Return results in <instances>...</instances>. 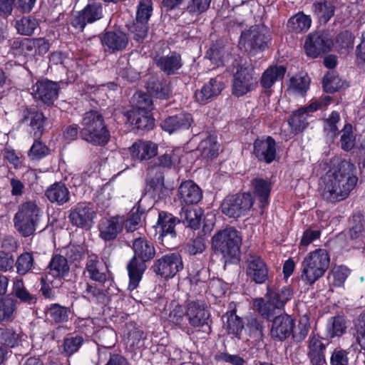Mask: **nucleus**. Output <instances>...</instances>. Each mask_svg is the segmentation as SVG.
<instances>
[{"label":"nucleus","mask_w":365,"mask_h":365,"mask_svg":"<svg viewBox=\"0 0 365 365\" xmlns=\"http://www.w3.org/2000/svg\"><path fill=\"white\" fill-rule=\"evenodd\" d=\"M251 185L255 197L259 201V207H265L269 202L272 189L271 182L268 179L255 178L252 180Z\"/></svg>","instance_id":"obj_33"},{"label":"nucleus","mask_w":365,"mask_h":365,"mask_svg":"<svg viewBox=\"0 0 365 365\" xmlns=\"http://www.w3.org/2000/svg\"><path fill=\"white\" fill-rule=\"evenodd\" d=\"M256 158L266 163H271L276 157V143L271 137L257 138L254 142V151Z\"/></svg>","instance_id":"obj_19"},{"label":"nucleus","mask_w":365,"mask_h":365,"mask_svg":"<svg viewBox=\"0 0 365 365\" xmlns=\"http://www.w3.org/2000/svg\"><path fill=\"white\" fill-rule=\"evenodd\" d=\"M42 112L34 108H26L24 111L23 123H27L34 132V137L39 138L44 132V125L46 120Z\"/></svg>","instance_id":"obj_24"},{"label":"nucleus","mask_w":365,"mask_h":365,"mask_svg":"<svg viewBox=\"0 0 365 365\" xmlns=\"http://www.w3.org/2000/svg\"><path fill=\"white\" fill-rule=\"evenodd\" d=\"M253 307L263 317L269 320L276 314V311L279 309L275 306L267 294L265 298H257L253 301Z\"/></svg>","instance_id":"obj_41"},{"label":"nucleus","mask_w":365,"mask_h":365,"mask_svg":"<svg viewBox=\"0 0 365 365\" xmlns=\"http://www.w3.org/2000/svg\"><path fill=\"white\" fill-rule=\"evenodd\" d=\"M346 326L344 319L341 316L331 317L327 325V337L334 338L341 336Z\"/></svg>","instance_id":"obj_50"},{"label":"nucleus","mask_w":365,"mask_h":365,"mask_svg":"<svg viewBox=\"0 0 365 365\" xmlns=\"http://www.w3.org/2000/svg\"><path fill=\"white\" fill-rule=\"evenodd\" d=\"M37 26L38 21L35 19L25 16L17 20L15 24L18 33L24 36L32 35Z\"/></svg>","instance_id":"obj_56"},{"label":"nucleus","mask_w":365,"mask_h":365,"mask_svg":"<svg viewBox=\"0 0 365 365\" xmlns=\"http://www.w3.org/2000/svg\"><path fill=\"white\" fill-rule=\"evenodd\" d=\"M59 86L57 83L43 79L38 81L32 88V95L36 101L49 106L58 98Z\"/></svg>","instance_id":"obj_15"},{"label":"nucleus","mask_w":365,"mask_h":365,"mask_svg":"<svg viewBox=\"0 0 365 365\" xmlns=\"http://www.w3.org/2000/svg\"><path fill=\"white\" fill-rule=\"evenodd\" d=\"M83 342L84 339L81 336L76 335L74 336H68L63 341V344L62 345V353L66 356H70L75 352L78 351Z\"/></svg>","instance_id":"obj_55"},{"label":"nucleus","mask_w":365,"mask_h":365,"mask_svg":"<svg viewBox=\"0 0 365 365\" xmlns=\"http://www.w3.org/2000/svg\"><path fill=\"white\" fill-rule=\"evenodd\" d=\"M310 80L307 76H295L290 79L289 89L294 93L303 95L309 86Z\"/></svg>","instance_id":"obj_60"},{"label":"nucleus","mask_w":365,"mask_h":365,"mask_svg":"<svg viewBox=\"0 0 365 365\" xmlns=\"http://www.w3.org/2000/svg\"><path fill=\"white\" fill-rule=\"evenodd\" d=\"M309 112H311L309 106L300 108L288 119V123L294 134L302 132L307 127Z\"/></svg>","instance_id":"obj_42"},{"label":"nucleus","mask_w":365,"mask_h":365,"mask_svg":"<svg viewBox=\"0 0 365 365\" xmlns=\"http://www.w3.org/2000/svg\"><path fill=\"white\" fill-rule=\"evenodd\" d=\"M71 310L58 304H52L48 310L50 318L56 323H63L68 320Z\"/></svg>","instance_id":"obj_51"},{"label":"nucleus","mask_w":365,"mask_h":365,"mask_svg":"<svg viewBox=\"0 0 365 365\" xmlns=\"http://www.w3.org/2000/svg\"><path fill=\"white\" fill-rule=\"evenodd\" d=\"M212 0H187V5L182 12V16L190 22H194L200 15L209 8Z\"/></svg>","instance_id":"obj_32"},{"label":"nucleus","mask_w":365,"mask_h":365,"mask_svg":"<svg viewBox=\"0 0 365 365\" xmlns=\"http://www.w3.org/2000/svg\"><path fill=\"white\" fill-rule=\"evenodd\" d=\"M198 150L203 158L212 159L218 154V145L213 138L209 137L200 142Z\"/></svg>","instance_id":"obj_53"},{"label":"nucleus","mask_w":365,"mask_h":365,"mask_svg":"<svg viewBox=\"0 0 365 365\" xmlns=\"http://www.w3.org/2000/svg\"><path fill=\"white\" fill-rule=\"evenodd\" d=\"M339 120V114L336 111H333L329 117L324 121V132L331 139H334L339 133V130L336 125Z\"/></svg>","instance_id":"obj_58"},{"label":"nucleus","mask_w":365,"mask_h":365,"mask_svg":"<svg viewBox=\"0 0 365 365\" xmlns=\"http://www.w3.org/2000/svg\"><path fill=\"white\" fill-rule=\"evenodd\" d=\"M153 12V1L151 0H140L138 5L136 19L144 22L148 21Z\"/></svg>","instance_id":"obj_63"},{"label":"nucleus","mask_w":365,"mask_h":365,"mask_svg":"<svg viewBox=\"0 0 365 365\" xmlns=\"http://www.w3.org/2000/svg\"><path fill=\"white\" fill-rule=\"evenodd\" d=\"M202 215L201 208L185 205L182 207L179 220L191 229L197 230L200 227Z\"/></svg>","instance_id":"obj_35"},{"label":"nucleus","mask_w":365,"mask_h":365,"mask_svg":"<svg viewBox=\"0 0 365 365\" xmlns=\"http://www.w3.org/2000/svg\"><path fill=\"white\" fill-rule=\"evenodd\" d=\"M347 86L346 81L333 71L328 72L323 78V88L326 93H333Z\"/></svg>","instance_id":"obj_45"},{"label":"nucleus","mask_w":365,"mask_h":365,"mask_svg":"<svg viewBox=\"0 0 365 365\" xmlns=\"http://www.w3.org/2000/svg\"><path fill=\"white\" fill-rule=\"evenodd\" d=\"M267 294L275 304V306L282 309L284 304L292 299L293 292L289 287H283L275 291L268 289Z\"/></svg>","instance_id":"obj_46"},{"label":"nucleus","mask_w":365,"mask_h":365,"mask_svg":"<svg viewBox=\"0 0 365 365\" xmlns=\"http://www.w3.org/2000/svg\"><path fill=\"white\" fill-rule=\"evenodd\" d=\"M180 220L174 217L171 213L161 211L158 214L157 225L154 227L159 229L158 239L161 240L163 243L170 245V241L175 240L177 232L175 226L180 224Z\"/></svg>","instance_id":"obj_16"},{"label":"nucleus","mask_w":365,"mask_h":365,"mask_svg":"<svg viewBox=\"0 0 365 365\" xmlns=\"http://www.w3.org/2000/svg\"><path fill=\"white\" fill-rule=\"evenodd\" d=\"M45 195L51 203L62 205L70 200V192L61 182H55L45 191Z\"/></svg>","instance_id":"obj_34"},{"label":"nucleus","mask_w":365,"mask_h":365,"mask_svg":"<svg viewBox=\"0 0 365 365\" xmlns=\"http://www.w3.org/2000/svg\"><path fill=\"white\" fill-rule=\"evenodd\" d=\"M151 268L157 275L169 279L182 269L183 263L180 254L171 253L158 259Z\"/></svg>","instance_id":"obj_12"},{"label":"nucleus","mask_w":365,"mask_h":365,"mask_svg":"<svg viewBox=\"0 0 365 365\" xmlns=\"http://www.w3.org/2000/svg\"><path fill=\"white\" fill-rule=\"evenodd\" d=\"M12 297L20 302L29 306H34L37 302L36 294L31 293L25 287L22 279H16L14 282Z\"/></svg>","instance_id":"obj_40"},{"label":"nucleus","mask_w":365,"mask_h":365,"mask_svg":"<svg viewBox=\"0 0 365 365\" xmlns=\"http://www.w3.org/2000/svg\"><path fill=\"white\" fill-rule=\"evenodd\" d=\"M101 17V5L97 3L91 4L87 5L78 16L73 19L71 25L82 31L87 23H93Z\"/></svg>","instance_id":"obj_22"},{"label":"nucleus","mask_w":365,"mask_h":365,"mask_svg":"<svg viewBox=\"0 0 365 365\" xmlns=\"http://www.w3.org/2000/svg\"><path fill=\"white\" fill-rule=\"evenodd\" d=\"M69 212L68 217L72 225L84 230L92 227L96 215L93 208L84 202L77 204Z\"/></svg>","instance_id":"obj_14"},{"label":"nucleus","mask_w":365,"mask_h":365,"mask_svg":"<svg viewBox=\"0 0 365 365\" xmlns=\"http://www.w3.org/2000/svg\"><path fill=\"white\" fill-rule=\"evenodd\" d=\"M101 42L106 47V51L115 52L125 49L128 39L125 34L123 32L108 31L101 38Z\"/></svg>","instance_id":"obj_31"},{"label":"nucleus","mask_w":365,"mask_h":365,"mask_svg":"<svg viewBox=\"0 0 365 365\" xmlns=\"http://www.w3.org/2000/svg\"><path fill=\"white\" fill-rule=\"evenodd\" d=\"M246 272L248 277L257 284L264 283L268 278V269L260 257L249 254L246 259Z\"/></svg>","instance_id":"obj_18"},{"label":"nucleus","mask_w":365,"mask_h":365,"mask_svg":"<svg viewBox=\"0 0 365 365\" xmlns=\"http://www.w3.org/2000/svg\"><path fill=\"white\" fill-rule=\"evenodd\" d=\"M148 29V23L138 19H135L128 26V30L133 35V38L138 42L143 41L146 37Z\"/></svg>","instance_id":"obj_59"},{"label":"nucleus","mask_w":365,"mask_h":365,"mask_svg":"<svg viewBox=\"0 0 365 365\" xmlns=\"http://www.w3.org/2000/svg\"><path fill=\"white\" fill-rule=\"evenodd\" d=\"M34 265V257L31 253H22L16 260L17 272L19 274H25L31 269Z\"/></svg>","instance_id":"obj_62"},{"label":"nucleus","mask_w":365,"mask_h":365,"mask_svg":"<svg viewBox=\"0 0 365 365\" xmlns=\"http://www.w3.org/2000/svg\"><path fill=\"white\" fill-rule=\"evenodd\" d=\"M229 310L222 316L223 329L229 334L239 336L245 327V323L241 317L236 314V304L235 302L229 304Z\"/></svg>","instance_id":"obj_23"},{"label":"nucleus","mask_w":365,"mask_h":365,"mask_svg":"<svg viewBox=\"0 0 365 365\" xmlns=\"http://www.w3.org/2000/svg\"><path fill=\"white\" fill-rule=\"evenodd\" d=\"M147 89L151 95L160 99L168 98L170 94L169 86L153 77L147 82Z\"/></svg>","instance_id":"obj_49"},{"label":"nucleus","mask_w":365,"mask_h":365,"mask_svg":"<svg viewBox=\"0 0 365 365\" xmlns=\"http://www.w3.org/2000/svg\"><path fill=\"white\" fill-rule=\"evenodd\" d=\"M150 113V111L142 110H130L127 112V118L130 123L135 125L136 129L148 131L154 126V118Z\"/></svg>","instance_id":"obj_30"},{"label":"nucleus","mask_w":365,"mask_h":365,"mask_svg":"<svg viewBox=\"0 0 365 365\" xmlns=\"http://www.w3.org/2000/svg\"><path fill=\"white\" fill-rule=\"evenodd\" d=\"M192 122V118L190 114L182 113L165 119L161 123V127L169 133H173L176 131L188 129Z\"/></svg>","instance_id":"obj_29"},{"label":"nucleus","mask_w":365,"mask_h":365,"mask_svg":"<svg viewBox=\"0 0 365 365\" xmlns=\"http://www.w3.org/2000/svg\"><path fill=\"white\" fill-rule=\"evenodd\" d=\"M329 262V256L326 250L317 249L311 252L302 262V279L306 284H313L324 274Z\"/></svg>","instance_id":"obj_6"},{"label":"nucleus","mask_w":365,"mask_h":365,"mask_svg":"<svg viewBox=\"0 0 365 365\" xmlns=\"http://www.w3.org/2000/svg\"><path fill=\"white\" fill-rule=\"evenodd\" d=\"M154 168H148L145 190L154 198L162 199L168 195V190L164 183L163 171H155Z\"/></svg>","instance_id":"obj_17"},{"label":"nucleus","mask_w":365,"mask_h":365,"mask_svg":"<svg viewBox=\"0 0 365 365\" xmlns=\"http://www.w3.org/2000/svg\"><path fill=\"white\" fill-rule=\"evenodd\" d=\"M311 25L310 18L302 12L292 16L287 22L289 31L298 34L307 31Z\"/></svg>","instance_id":"obj_44"},{"label":"nucleus","mask_w":365,"mask_h":365,"mask_svg":"<svg viewBox=\"0 0 365 365\" xmlns=\"http://www.w3.org/2000/svg\"><path fill=\"white\" fill-rule=\"evenodd\" d=\"M354 165L346 160L331 161V165L323 178V199L335 203L347 198L358 180L354 174Z\"/></svg>","instance_id":"obj_1"},{"label":"nucleus","mask_w":365,"mask_h":365,"mask_svg":"<svg viewBox=\"0 0 365 365\" xmlns=\"http://www.w3.org/2000/svg\"><path fill=\"white\" fill-rule=\"evenodd\" d=\"M79 130L82 140L95 146H104L110 140V132L103 114L97 110L83 113Z\"/></svg>","instance_id":"obj_3"},{"label":"nucleus","mask_w":365,"mask_h":365,"mask_svg":"<svg viewBox=\"0 0 365 365\" xmlns=\"http://www.w3.org/2000/svg\"><path fill=\"white\" fill-rule=\"evenodd\" d=\"M125 224V216L116 215L101 221L99 224L100 237L105 241L115 240L122 232Z\"/></svg>","instance_id":"obj_20"},{"label":"nucleus","mask_w":365,"mask_h":365,"mask_svg":"<svg viewBox=\"0 0 365 365\" xmlns=\"http://www.w3.org/2000/svg\"><path fill=\"white\" fill-rule=\"evenodd\" d=\"M314 14L320 22L327 23L334 14L335 6L329 1H318L313 4Z\"/></svg>","instance_id":"obj_47"},{"label":"nucleus","mask_w":365,"mask_h":365,"mask_svg":"<svg viewBox=\"0 0 365 365\" xmlns=\"http://www.w3.org/2000/svg\"><path fill=\"white\" fill-rule=\"evenodd\" d=\"M253 202V197L248 192L229 195L221 203V211L229 217L238 218L247 214Z\"/></svg>","instance_id":"obj_7"},{"label":"nucleus","mask_w":365,"mask_h":365,"mask_svg":"<svg viewBox=\"0 0 365 365\" xmlns=\"http://www.w3.org/2000/svg\"><path fill=\"white\" fill-rule=\"evenodd\" d=\"M178 195L181 202L189 206L199 202L202 197L200 188L192 180L181 183L178 188Z\"/></svg>","instance_id":"obj_28"},{"label":"nucleus","mask_w":365,"mask_h":365,"mask_svg":"<svg viewBox=\"0 0 365 365\" xmlns=\"http://www.w3.org/2000/svg\"><path fill=\"white\" fill-rule=\"evenodd\" d=\"M186 317L189 324L195 327L204 328V331L210 333V313L205 304L201 301H190L187 304Z\"/></svg>","instance_id":"obj_11"},{"label":"nucleus","mask_w":365,"mask_h":365,"mask_svg":"<svg viewBox=\"0 0 365 365\" xmlns=\"http://www.w3.org/2000/svg\"><path fill=\"white\" fill-rule=\"evenodd\" d=\"M325 345L320 339L315 336L310 338L308 346L307 355L312 365L326 364V358L324 355Z\"/></svg>","instance_id":"obj_37"},{"label":"nucleus","mask_w":365,"mask_h":365,"mask_svg":"<svg viewBox=\"0 0 365 365\" xmlns=\"http://www.w3.org/2000/svg\"><path fill=\"white\" fill-rule=\"evenodd\" d=\"M223 88L224 84L221 81H219L217 78H211L201 89L195 91V96L197 101L205 104L217 96Z\"/></svg>","instance_id":"obj_26"},{"label":"nucleus","mask_w":365,"mask_h":365,"mask_svg":"<svg viewBox=\"0 0 365 365\" xmlns=\"http://www.w3.org/2000/svg\"><path fill=\"white\" fill-rule=\"evenodd\" d=\"M333 45V40L327 32L318 31L308 35L304 47L308 56L317 58L330 51Z\"/></svg>","instance_id":"obj_13"},{"label":"nucleus","mask_w":365,"mask_h":365,"mask_svg":"<svg viewBox=\"0 0 365 365\" xmlns=\"http://www.w3.org/2000/svg\"><path fill=\"white\" fill-rule=\"evenodd\" d=\"M49 271L46 275L55 278H63L69 273L70 267L66 257L56 255L51 258L48 267Z\"/></svg>","instance_id":"obj_38"},{"label":"nucleus","mask_w":365,"mask_h":365,"mask_svg":"<svg viewBox=\"0 0 365 365\" xmlns=\"http://www.w3.org/2000/svg\"><path fill=\"white\" fill-rule=\"evenodd\" d=\"M132 249L134 255L127 265L130 279L128 288L130 290L138 286L147 269L146 262L151 261L155 255L153 244L145 237L135 238L133 242Z\"/></svg>","instance_id":"obj_2"},{"label":"nucleus","mask_w":365,"mask_h":365,"mask_svg":"<svg viewBox=\"0 0 365 365\" xmlns=\"http://www.w3.org/2000/svg\"><path fill=\"white\" fill-rule=\"evenodd\" d=\"M19 335L12 327L0 328V344L2 346L13 348L18 345Z\"/></svg>","instance_id":"obj_54"},{"label":"nucleus","mask_w":365,"mask_h":365,"mask_svg":"<svg viewBox=\"0 0 365 365\" xmlns=\"http://www.w3.org/2000/svg\"><path fill=\"white\" fill-rule=\"evenodd\" d=\"M158 146L150 141H138L130 148L133 158L140 160H146L157 155Z\"/></svg>","instance_id":"obj_36"},{"label":"nucleus","mask_w":365,"mask_h":365,"mask_svg":"<svg viewBox=\"0 0 365 365\" xmlns=\"http://www.w3.org/2000/svg\"><path fill=\"white\" fill-rule=\"evenodd\" d=\"M294 320L288 314H280L274 317L270 330L272 338L284 341L291 334Z\"/></svg>","instance_id":"obj_21"},{"label":"nucleus","mask_w":365,"mask_h":365,"mask_svg":"<svg viewBox=\"0 0 365 365\" xmlns=\"http://www.w3.org/2000/svg\"><path fill=\"white\" fill-rule=\"evenodd\" d=\"M98 339L101 346L105 348H111L116 342V334L113 329L105 328L98 332Z\"/></svg>","instance_id":"obj_61"},{"label":"nucleus","mask_w":365,"mask_h":365,"mask_svg":"<svg viewBox=\"0 0 365 365\" xmlns=\"http://www.w3.org/2000/svg\"><path fill=\"white\" fill-rule=\"evenodd\" d=\"M356 338L361 349H365V312L355 321Z\"/></svg>","instance_id":"obj_64"},{"label":"nucleus","mask_w":365,"mask_h":365,"mask_svg":"<svg viewBox=\"0 0 365 365\" xmlns=\"http://www.w3.org/2000/svg\"><path fill=\"white\" fill-rule=\"evenodd\" d=\"M17 304L18 301L11 294L0 297V323L11 322L15 318Z\"/></svg>","instance_id":"obj_39"},{"label":"nucleus","mask_w":365,"mask_h":365,"mask_svg":"<svg viewBox=\"0 0 365 365\" xmlns=\"http://www.w3.org/2000/svg\"><path fill=\"white\" fill-rule=\"evenodd\" d=\"M257 78L254 76V68L250 63H240L237 67L232 81V94L240 97L252 91L257 85Z\"/></svg>","instance_id":"obj_8"},{"label":"nucleus","mask_w":365,"mask_h":365,"mask_svg":"<svg viewBox=\"0 0 365 365\" xmlns=\"http://www.w3.org/2000/svg\"><path fill=\"white\" fill-rule=\"evenodd\" d=\"M83 273L103 287H106V284H108V287L113 282L108 269L95 254L88 255Z\"/></svg>","instance_id":"obj_10"},{"label":"nucleus","mask_w":365,"mask_h":365,"mask_svg":"<svg viewBox=\"0 0 365 365\" xmlns=\"http://www.w3.org/2000/svg\"><path fill=\"white\" fill-rule=\"evenodd\" d=\"M133 108L131 110H142L150 111L153 109V101L150 96L143 92L135 93L132 98Z\"/></svg>","instance_id":"obj_52"},{"label":"nucleus","mask_w":365,"mask_h":365,"mask_svg":"<svg viewBox=\"0 0 365 365\" xmlns=\"http://www.w3.org/2000/svg\"><path fill=\"white\" fill-rule=\"evenodd\" d=\"M156 66L167 75H173L182 67L180 54L172 52L167 56H158L154 58Z\"/></svg>","instance_id":"obj_25"},{"label":"nucleus","mask_w":365,"mask_h":365,"mask_svg":"<svg viewBox=\"0 0 365 365\" xmlns=\"http://www.w3.org/2000/svg\"><path fill=\"white\" fill-rule=\"evenodd\" d=\"M143 212L139 205L135 206L131 210L129 216L127 218L125 217L124 226L128 232H133L138 229Z\"/></svg>","instance_id":"obj_57"},{"label":"nucleus","mask_w":365,"mask_h":365,"mask_svg":"<svg viewBox=\"0 0 365 365\" xmlns=\"http://www.w3.org/2000/svg\"><path fill=\"white\" fill-rule=\"evenodd\" d=\"M41 208L35 201L29 200L19 205L14 216L15 230L24 237L34 235L41 219Z\"/></svg>","instance_id":"obj_4"},{"label":"nucleus","mask_w":365,"mask_h":365,"mask_svg":"<svg viewBox=\"0 0 365 365\" xmlns=\"http://www.w3.org/2000/svg\"><path fill=\"white\" fill-rule=\"evenodd\" d=\"M269 40L267 29L263 26L255 25L242 31L239 43L243 46L246 51L257 52L264 50Z\"/></svg>","instance_id":"obj_9"},{"label":"nucleus","mask_w":365,"mask_h":365,"mask_svg":"<svg viewBox=\"0 0 365 365\" xmlns=\"http://www.w3.org/2000/svg\"><path fill=\"white\" fill-rule=\"evenodd\" d=\"M212 247L222 255L225 262L237 259L240 253L242 237L232 227L219 230L212 237Z\"/></svg>","instance_id":"obj_5"},{"label":"nucleus","mask_w":365,"mask_h":365,"mask_svg":"<svg viewBox=\"0 0 365 365\" xmlns=\"http://www.w3.org/2000/svg\"><path fill=\"white\" fill-rule=\"evenodd\" d=\"M286 68L283 66L269 67L262 74L260 83L264 88H271L273 84L284 78Z\"/></svg>","instance_id":"obj_43"},{"label":"nucleus","mask_w":365,"mask_h":365,"mask_svg":"<svg viewBox=\"0 0 365 365\" xmlns=\"http://www.w3.org/2000/svg\"><path fill=\"white\" fill-rule=\"evenodd\" d=\"M83 298L91 302L106 304L108 302L107 289L99 287L96 284L86 282L80 284Z\"/></svg>","instance_id":"obj_27"},{"label":"nucleus","mask_w":365,"mask_h":365,"mask_svg":"<svg viewBox=\"0 0 365 365\" xmlns=\"http://www.w3.org/2000/svg\"><path fill=\"white\" fill-rule=\"evenodd\" d=\"M349 233L351 240L362 241L365 239V219L361 212L354 214Z\"/></svg>","instance_id":"obj_48"}]
</instances>
